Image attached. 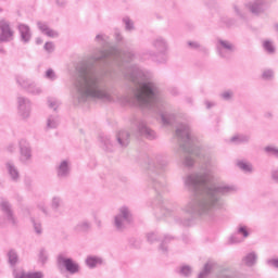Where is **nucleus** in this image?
<instances>
[{
    "label": "nucleus",
    "instance_id": "a211bd4d",
    "mask_svg": "<svg viewBox=\"0 0 278 278\" xmlns=\"http://www.w3.org/2000/svg\"><path fill=\"white\" fill-rule=\"evenodd\" d=\"M10 173L11 175H13V177H18V173H16V169H11Z\"/></svg>",
    "mask_w": 278,
    "mask_h": 278
},
{
    "label": "nucleus",
    "instance_id": "39448f33",
    "mask_svg": "<svg viewBox=\"0 0 278 278\" xmlns=\"http://www.w3.org/2000/svg\"><path fill=\"white\" fill-rule=\"evenodd\" d=\"M38 25L39 29H41V31H43V34L47 36H50V38H53L58 35L55 31L51 30L47 24L39 23Z\"/></svg>",
    "mask_w": 278,
    "mask_h": 278
},
{
    "label": "nucleus",
    "instance_id": "6ab92c4d",
    "mask_svg": "<svg viewBox=\"0 0 278 278\" xmlns=\"http://www.w3.org/2000/svg\"><path fill=\"white\" fill-rule=\"evenodd\" d=\"M47 77H53V71L49 70V71L47 72Z\"/></svg>",
    "mask_w": 278,
    "mask_h": 278
},
{
    "label": "nucleus",
    "instance_id": "20e7f679",
    "mask_svg": "<svg viewBox=\"0 0 278 278\" xmlns=\"http://www.w3.org/2000/svg\"><path fill=\"white\" fill-rule=\"evenodd\" d=\"M20 33L25 42L31 38V34L29 33V27L25 24L20 25Z\"/></svg>",
    "mask_w": 278,
    "mask_h": 278
},
{
    "label": "nucleus",
    "instance_id": "b1692460",
    "mask_svg": "<svg viewBox=\"0 0 278 278\" xmlns=\"http://www.w3.org/2000/svg\"><path fill=\"white\" fill-rule=\"evenodd\" d=\"M201 277H203V274H201L199 278H201Z\"/></svg>",
    "mask_w": 278,
    "mask_h": 278
},
{
    "label": "nucleus",
    "instance_id": "f257e3e1",
    "mask_svg": "<svg viewBox=\"0 0 278 278\" xmlns=\"http://www.w3.org/2000/svg\"><path fill=\"white\" fill-rule=\"evenodd\" d=\"M153 98V91L149 85H142L138 91L137 99L139 101H150Z\"/></svg>",
    "mask_w": 278,
    "mask_h": 278
},
{
    "label": "nucleus",
    "instance_id": "2eb2a0df",
    "mask_svg": "<svg viewBox=\"0 0 278 278\" xmlns=\"http://www.w3.org/2000/svg\"><path fill=\"white\" fill-rule=\"evenodd\" d=\"M222 47H224L225 49H231V45L227 41H220Z\"/></svg>",
    "mask_w": 278,
    "mask_h": 278
},
{
    "label": "nucleus",
    "instance_id": "aec40b11",
    "mask_svg": "<svg viewBox=\"0 0 278 278\" xmlns=\"http://www.w3.org/2000/svg\"><path fill=\"white\" fill-rule=\"evenodd\" d=\"M271 263L276 266V268H278V261L277 260L271 261Z\"/></svg>",
    "mask_w": 278,
    "mask_h": 278
},
{
    "label": "nucleus",
    "instance_id": "9d476101",
    "mask_svg": "<svg viewBox=\"0 0 278 278\" xmlns=\"http://www.w3.org/2000/svg\"><path fill=\"white\" fill-rule=\"evenodd\" d=\"M264 48L266 49V51H269V53H273V51H275V49L273 48V45L268 41L264 42Z\"/></svg>",
    "mask_w": 278,
    "mask_h": 278
},
{
    "label": "nucleus",
    "instance_id": "f8f14e48",
    "mask_svg": "<svg viewBox=\"0 0 278 278\" xmlns=\"http://www.w3.org/2000/svg\"><path fill=\"white\" fill-rule=\"evenodd\" d=\"M240 168H242L243 170H251V165L244 163V162H240L239 163Z\"/></svg>",
    "mask_w": 278,
    "mask_h": 278
},
{
    "label": "nucleus",
    "instance_id": "1a4fd4ad",
    "mask_svg": "<svg viewBox=\"0 0 278 278\" xmlns=\"http://www.w3.org/2000/svg\"><path fill=\"white\" fill-rule=\"evenodd\" d=\"M9 260H10V263L11 264H16V261H17V256H16V253H14V252H10L9 253Z\"/></svg>",
    "mask_w": 278,
    "mask_h": 278
},
{
    "label": "nucleus",
    "instance_id": "4be33fe9",
    "mask_svg": "<svg viewBox=\"0 0 278 278\" xmlns=\"http://www.w3.org/2000/svg\"><path fill=\"white\" fill-rule=\"evenodd\" d=\"M224 97H229V94H227V93H224Z\"/></svg>",
    "mask_w": 278,
    "mask_h": 278
},
{
    "label": "nucleus",
    "instance_id": "f03ea898",
    "mask_svg": "<svg viewBox=\"0 0 278 278\" xmlns=\"http://www.w3.org/2000/svg\"><path fill=\"white\" fill-rule=\"evenodd\" d=\"M0 42H3L5 40H8L9 38H12V29H10V24H8V22L1 20L0 21Z\"/></svg>",
    "mask_w": 278,
    "mask_h": 278
},
{
    "label": "nucleus",
    "instance_id": "5701e85b",
    "mask_svg": "<svg viewBox=\"0 0 278 278\" xmlns=\"http://www.w3.org/2000/svg\"><path fill=\"white\" fill-rule=\"evenodd\" d=\"M116 225L119 226V225H118V219H116Z\"/></svg>",
    "mask_w": 278,
    "mask_h": 278
},
{
    "label": "nucleus",
    "instance_id": "7ed1b4c3",
    "mask_svg": "<svg viewBox=\"0 0 278 278\" xmlns=\"http://www.w3.org/2000/svg\"><path fill=\"white\" fill-rule=\"evenodd\" d=\"M59 263L63 264L66 270H68V273H77L79 270V265H77V263L73 262V260L71 258H65L63 256H60Z\"/></svg>",
    "mask_w": 278,
    "mask_h": 278
},
{
    "label": "nucleus",
    "instance_id": "412c9836",
    "mask_svg": "<svg viewBox=\"0 0 278 278\" xmlns=\"http://www.w3.org/2000/svg\"><path fill=\"white\" fill-rule=\"evenodd\" d=\"M127 214V210H124V216Z\"/></svg>",
    "mask_w": 278,
    "mask_h": 278
},
{
    "label": "nucleus",
    "instance_id": "0eeeda50",
    "mask_svg": "<svg viewBox=\"0 0 278 278\" xmlns=\"http://www.w3.org/2000/svg\"><path fill=\"white\" fill-rule=\"evenodd\" d=\"M86 262L90 266V268H94V266L101 264V261L94 256H88Z\"/></svg>",
    "mask_w": 278,
    "mask_h": 278
},
{
    "label": "nucleus",
    "instance_id": "f3484780",
    "mask_svg": "<svg viewBox=\"0 0 278 278\" xmlns=\"http://www.w3.org/2000/svg\"><path fill=\"white\" fill-rule=\"evenodd\" d=\"M46 49L47 51H51V49H53V43H46Z\"/></svg>",
    "mask_w": 278,
    "mask_h": 278
},
{
    "label": "nucleus",
    "instance_id": "6e6552de",
    "mask_svg": "<svg viewBox=\"0 0 278 278\" xmlns=\"http://www.w3.org/2000/svg\"><path fill=\"white\" fill-rule=\"evenodd\" d=\"M45 277L42 273L36 271V273H30V274H23L18 278H42Z\"/></svg>",
    "mask_w": 278,
    "mask_h": 278
},
{
    "label": "nucleus",
    "instance_id": "ddd939ff",
    "mask_svg": "<svg viewBox=\"0 0 278 278\" xmlns=\"http://www.w3.org/2000/svg\"><path fill=\"white\" fill-rule=\"evenodd\" d=\"M66 168H68V164L66 162H63L60 166V172L66 173Z\"/></svg>",
    "mask_w": 278,
    "mask_h": 278
},
{
    "label": "nucleus",
    "instance_id": "dca6fc26",
    "mask_svg": "<svg viewBox=\"0 0 278 278\" xmlns=\"http://www.w3.org/2000/svg\"><path fill=\"white\" fill-rule=\"evenodd\" d=\"M181 273L182 275H190V267H182Z\"/></svg>",
    "mask_w": 278,
    "mask_h": 278
},
{
    "label": "nucleus",
    "instance_id": "423d86ee",
    "mask_svg": "<svg viewBox=\"0 0 278 278\" xmlns=\"http://www.w3.org/2000/svg\"><path fill=\"white\" fill-rule=\"evenodd\" d=\"M38 25L39 29H41V31H43V34L47 36H50V38H53L58 35L55 31L51 30L47 24L39 23Z\"/></svg>",
    "mask_w": 278,
    "mask_h": 278
},
{
    "label": "nucleus",
    "instance_id": "4468645a",
    "mask_svg": "<svg viewBox=\"0 0 278 278\" xmlns=\"http://www.w3.org/2000/svg\"><path fill=\"white\" fill-rule=\"evenodd\" d=\"M240 233H242L244 236V238H248L249 237V231H247V228L244 227H241L239 229Z\"/></svg>",
    "mask_w": 278,
    "mask_h": 278
},
{
    "label": "nucleus",
    "instance_id": "9b49d317",
    "mask_svg": "<svg viewBox=\"0 0 278 278\" xmlns=\"http://www.w3.org/2000/svg\"><path fill=\"white\" fill-rule=\"evenodd\" d=\"M245 261H247V264L249 265L253 264V262H255V254L248 255Z\"/></svg>",
    "mask_w": 278,
    "mask_h": 278
}]
</instances>
